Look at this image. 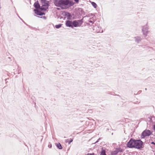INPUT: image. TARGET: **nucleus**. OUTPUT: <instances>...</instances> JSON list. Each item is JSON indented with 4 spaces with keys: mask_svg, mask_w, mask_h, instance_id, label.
Masks as SVG:
<instances>
[{
    "mask_svg": "<svg viewBox=\"0 0 155 155\" xmlns=\"http://www.w3.org/2000/svg\"><path fill=\"white\" fill-rule=\"evenodd\" d=\"M134 38L135 39V41L137 43L140 42L142 40L141 38L139 36L135 37Z\"/></svg>",
    "mask_w": 155,
    "mask_h": 155,
    "instance_id": "11",
    "label": "nucleus"
},
{
    "mask_svg": "<svg viewBox=\"0 0 155 155\" xmlns=\"http://www.w3.org/2000/svg\"><path fill=\"white\" fill-rule=\"evenodd\" d=\"M18 74H19V72H18Z\"/></svg>",
    "mask_w": 155,
    "mask_h": 155,
    "instance_id": "29",
    "label": "nucleus"
},
{
    "mask_svg": "<svg viewBox=\"0 0 155 155\" xmlns=\"http://www.w3.org/2000/svg\"><path fill=\"white\" fill-rule=\"evenodd\" d=\"M66 26L73 28V21L67 20L66 21L65 23Z\"/></svg>",
    "mask_w": 155,
    "mask_h": 155,
    "instance_id": "7",
    "label": "nucleus"
},
{
    "mask_svg": "<svg viewBox=\"0 0 155 155\" xmlns=\"http://www.w3.org/2000/svg\"><path fill=\"white\" fill-rule=\"evenodd\" d=\"M54 3L56 6L64 9L74 5L73 2L69 0H54Z\"/></svg>",
    "mask_w": 155,
    "mask_h": 155,
    "instance_id": "1",
    "label": "nucleus"
},
{
    "mask_svg": "<svg viewBox=\"0 0 155 155\" xmlns=\"http://www.w3.org/2000/svg\"><path fill=\"white\" fill-rule=\"evenodd\" d=\"M94 18H91L90 19V20L88 21V22L91 23L92 24H93L94 21Z\"/></svg>",
    "mask_w": 155,
    "mask_h": 155,
    "instance_id": "15",
    "label": "nucleus"
},
{
    "mask_svg": "<svg viewBox=\"0 0 155 155\" xmlns=\"http://www.w3.org/2000/svg\"><path fill=\"white\" fill-rule=\"evenodd\" d=\"M123 150L120 148L117 149L115 150L112 151L111 154L112 155H116L119 152H123Z\"/></svg>",
    "mask_w": 155,
    "mask_h": 155,
    "instance_id": "8",
    "label": "nucleus"
},
{
    "mask_svg": "<svg viewBox=\"0 0 155 155\" xmlns=\"http://www.w3.org/2000/svg\"><path fill=\"white\" fill-rule=\"evenodd\" d=\"M94 32L96 33H102L103 32V30H93Z\"/></svg>",
    "mask_w": 155,
    "mask_h": 155,
    "instance_id": "13",
    "label": "nucleus"
},
{
    "mask_svg": "<svg viewBox=\"0 0 155 155\" xmlns=\"http://www.w3.org/2000/svg\"><path fill=\"white\" fill-rule=\"evenodd\" d=\"M142 31L144 36L146 37L148 33L147 30H142Z\"/></svg>",
    "mask_w": 155,
    "mask_h": 155,
    "instance_id": "12",
    "label": "nucleus"
},
{
    "mask_svg": "<svg viewBox=\"0 0 155 155\" xmlns=\"http://www.w3.org/2000/svg\"><path fill=\"white\" fill-rule=\"evenodd\" d=\"M152 134V132L148 130H144L142 133L141 136V138H144L145 137L149 136Z\"/></svg>",
    "mask_w": 155,
    "mask_h": 155,
    "instance_id": "4",
    "label": "nucleus"
},
{
    "mask_svg": "<svg viewBox=\"0 0 155 155\" xmlns=\"http://www.w3.org/2000/svg\"><path fill=\"white\" fill-rule=\"evenodd\" d=\"M73 141V140L71 139H67L65 140L66 143H67L68 142V144H70V143Z\"/></svg>",
    "mask_w": 155,
    "mask_h": 155,
    "instance_id": "14",
    "label": "nucleus"
},
{
    "mask_svg": "<svg viewBox=\"0 0 155 155\" xmlns=\"http://www.w3.org/2000/svg\"><path fill=\"white\" fill-rule=\"evenodd\" d=\"M57 147L59 149H61L62 148V147L61 144L60 143L57 144Z\"/></svg>",
    "mask_w": 155,
    "mask_h": 155,
    "instance_id": "16",
    "label": "nucleus"
},
{
    "mask_svg": "<svg viewBox=\"0 0 155 155\" xmlns=\"http://www.w3.org/2000/svg\"><path fill=\"white\" fill-rule=\"evenodd\" d=\"M91 5H92L95 8H96L97 7V5L94 2H92L91 3Z\"/></svg>",
    "mask_w": 155,
    "mask_h": 155,
    "instance_id": "17",
    "label": "nucleus"
},
{
    "mask_svg": "<svg viewBox=\"0 0 155 155\" xmlns=\"http://www.w3.org/2000/svg\"><path fill=\"white\" fill-rule=\"evenodd\" d=\"M41 2L42 6L41 7V9L46 10L48 8L49 2L46 0H41Z\"/></svg>",
    "mask_w": 155,
    "mask_h": 155,
    "instance_id": "3",
    "label": "nucleus"
},
{
    "mask_svg": "<svg viewBox=\"0 0 155 155\" xmlns=\"http://www.w3.org/2000/svg\"><path fill=\"white\" fill-rule=\"evenodd\" d=\"M50 27H51V28H52L53 27L54 28V25L53 24H51L50 25Z\"/></svg>",
    "mask_w": 155,
    "mask_h": 155,
    "instance_id": "21",
    "label": "nucleus"
},
{
    "mask_svg": "<svg viewBox=\"0 0 155 155\" xmlns=\"http://www.w3.org/2000/svg\"><path fill=\"white\" fill-rule=\"evenodd\" d=\"M48 147H49L50 148H51L52 147V145L51 144H50L49 145H48Z\"/></svg>",
    "mask_w": 155,
    "mask_h": 155,
    "instance_id": "22",
    "label": "nucleus"
},
{
    "mask_svg": "<svg viewBox=\"0 0 155 155\" xmlns=\"http://www.w3.org/2000/svg\"><path fill=\"white\" fill-rule=\"evenodd\" d=\"M34 6L35 8H36V9H40L41 7L39 4L38 2L37 1L35 2L34 4Z\"/></svg>",
    "mask_w": 155,
    "mask_h": 155,
    "instance_id": "10",
    "label": "nucleus"
},
{
    "mask_svg": "<svg viewBox=\"0 0 155 155\" xmlns=\"http://www.w3.org/2000/svg\"><path fill=\"white\" fill-rule=\"evenodd\" d=\"M34 11H35V13L38 15H42L45 14L43 12L39 11L38 9H35Z\"/></svg>",
    "mask_w": 155,
    "mask_h": 155,
    "instance_id": "9",
    "label": "nucleus"
},
{
    "mask_svg": "<svg viewBox=\"0 0 155 155\" xmlns=\"http://www.w3.org/2000/svg\"><path fill=\"white\" fill-rule=\"evenodd\" d=\"M65 15L66 16H68V18L69 17L70 18V17L71 16V14L69 13H68V12L65 13Z\"/></svg>",
    "mask_w": 155,
    "mask_h": 155,
    "instance_id": "20",
    "label": "nucleus"
},
{
    "mask_svg": "<svg viewBox=\"0 0 155 155\" xmlns=\"http://www.w3.org/2000/svg\"><path fill=\"white\" fill-rule=\"evenodd\" d=\"M147 28V27H146V28H145V29H146V28ZM144 28H143L142 29H144Z\"/></svg>",
    "mask_w": 155,
    "mask_h": 155,
    "instance_id": "27",
    "label": "nucleus"
},
{
    "mask_svg": "<svg viewBox=\"0 0 155 155\" xmlns=\"http://www.w3.org/2000/svg\"><path fill=\"white\" fill-rule=\"evenodd\" d=\"M135 144L134 147L135 148L140 149L142 148L143 142L140 140H136L135 141Z\"/></svg>",
    "mask_w": 155,
    "mask_h": 155,
    "instance_id": "2",
    "label": "nucleus"
},
{
    "mask_svg": "<svg viewBox=\"0 0 155 155\" xmlns=\"http://www.w3.org/2000/svg\"><path fill=\"white\" fill-rule=\"evenodd\" d=\"M151 143V144H153L155 145V143L154 142H152Z\"/></svg>",
    "mask_w": 155,
    "mask_h": 155,
    "instance_id": "25",
    "label": "nucleus"
},
{
    "mask_svg": "<svg viewBox=\"0 0 155 155\" xmlns=\"http://www.w3.org/2000/svg\"><path fill=\"white\" fill-rule=\"evenodd\" d=\"M82 19L73 21V27H77L80 26L83 23Z\"/></svg>",
    "mask_w": 155,
    "mask_h": 155,
    "instance_id": "5",
    "label": "nucleus"
},
{
    "mask_svg": "<svg viewBox=\"0 0 155 155\" xmlns=\"http://www.w3.org/2000/svg\"><path fill=\"white\" fill-rule=\"evenodd\" d=\"M74 1L76 3H78L79 2V0H74Z\"/></svg>",
    "mask_w": 155,
    "mask_h": 155,
    "instance_id": "24",
    "label": "nucleus"
},
{
    "mask_svg": "<svg viewBox=\"0 0 155 155\" xmlns=\"http://www.w3.org/2000/svg\"><path fill=\"white\" fill-rule=\"evenodd\" d=\"M101 155H106L105 150H102L101 153Z\"/></svg>",
    "mask_w": 155,
    "mask_h": 155,
    "instance_id": "18",
    "label": "nucleus"
},
{
    "mask_svg": "<svg viewBox=\"0 0 155 155\" xmlns=\"http://www.w3.org/2000/svg\"><path fill=\"white\" fill-rule=\"evenodd\" d=\"M2 7L1 5V3H0V9Z\"/></svg>",
    "mask_w": 155,
    "mask_h": 155,
    "instance_id": "26",
    "label": "nucleus"
},
{
    "mask_svg": "<svg viewBox=\"0 0 155 155\" xmlns=\"http://www.w3.org/2000/svg\"><path fill=\"white\" fill-rule=\"evenodd\" d=\"M135 140L133 138H131L129 142L127 143V146L130 148H133L134 147V145Z\"/></svg>",
    "mask_w": 155,
    "mask_h": 155,
    "instance_id": "6",
    "label": "nucleus"
},
{
    "mask_svg": "<svg viewBox=\"0 0 155 155\" xmlns=\"http://www.w3.org/2000/svg\"><path fill=\"white\" fill-rule=\"evenodd\" d=\"M145 90H147V88H145Z\"/></svg>",
    "mask_w": 155,
    "mask_h": 155,
    "instance_id": "28",
    "label": "nucleus"
},
{
    "mask_svg": "<svg viewBox=\"0 0 155 155\" xmlns=\"http://www.w3.org/2000/svg\"><path fill=\"white\" fill-rule=\"evenodd\" d=\"M100 140V138L98 139V140L96 141L95 143H97V142L99 141V140Z\"/></svg>",
    "mask_w": 155,
    "mask_h": 155,
    "instance_id": "23",
    "label": "nucleus"
},
{
    "mask_svg": "<svg viewBox=\"0 0 155 155\" xmlns=\"http://www.w3.org/2000/svg\"><path fill=\"white\" fill-rule=\"evenodd\" d=\"M62 25V24H60L55 26V27L56 28H60Z\"/></svg>",
    "mask_w": 155,
    "mask_h": 155,
    "instance_id": "19",
    "label": "nucleus"
}]
</instances>
